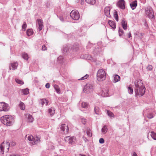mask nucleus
<instances>
[{"mask_svg":"<svg viewBox=\"0 0 156 156\" xmlns=\"http://www.w3.org/2000/svg\"><path fill=\"white\" fill-rule=\"evenodd\" d=\"M134 85L135 96L141 97L144 95L145 92V88L142 81L139 79L136 80L134 82Z\"/></svg>","mask_w":156,"mask_h":156,"instance_id":"obj_1","label":"nucleus"},{"mask_svg":"<svg viewBox=\"0 0 156 156\" xmlns=\"http://www.w3.org/2000/svg\"><path fill=\"white\" fill-rule=\"evenodd\" d=\"M1 122L7 126H10L13 123V119L10 115H5L2 117L0 119Z\"/></svg>","mask_w":156,"mask_h":156,"instance_id":"obj_2","label":"nucleus"},{"mask_svg":"<svg viewBox=\"0 0 156 156\" xmlns=\"http://www.w3.org/2000/svg\"><path fill=\"white\" fill-rule=\"evenodd\" d=\"M16 145V143L15 142H12L10 144L9 142L7 141L5 142L4 141L0 146V154H3L4 153V148L5 147L7 149V151H8L9 149L10 145L11 146H14Z\"/></svg>","mask_w":156,"mask_h":156,"instance_id":"obj_3","label":"nucleus"},{"mask_svg":"<svg viewBox=\"0 0 156 156\" xmlns=\"http://www.w3.org/2000/svg\"><path fill=\"white\" fill-rule=\"evenodd\" d=\"M97 78L99 81H103L106 79V73L103 69H100L97 72Z\"/></svg>","mask_w":156,"mask_h":156,"instance_id":"obj_4","label":"nucleus"},{"mask_svg":"<svg viewBox=\"0 0 156 156\" xmlns=\"http://www.w3.org/2000/svg\"><path fill=\"white\" fill-rule=\"evenodd\" d=\"M145 14L149 18L152 19L154 17L153 10L151 7L148 6L145 8Z\"/></svg>","mask_w":156,"mask_h":156,"instance_id":"obj_5","label":"nucleus"},{"mask_svg":"<svg viewBox=\"0 0 156 156\" xmlns=\"http://www.w3.org/2000/svg\"><path fill=\"white\" fill-rule=\"evenodd\" d=\"M71 17L74 20H78L80 17L79 12L76 10H72L70 13Z\"/></svg>","mask_w":156,"mask_h":156,"instance_id":"obj_6","label":"nucleus"},{"mask_svg":"<svg viewBox=\"0 0 156 156\" xmlns=\"http://www.w3.org/2000/svg\"><path fill=\"white\" fill-rule=\"evenodd\" d=\"M40 138L39 137L37 136L36 138H34L32 135L29 136L27 137V139L29 141H32V144L33 145L37 144L40 141Z\"/></svg>","mask_w":156,"mask_h":156,"instance_id":"obj_7","label":"nucleus"},{"mask_svg":"<svg viewBox=\"0 0 156 156\" xmlns=\"http://www.w3.org/2000/svg\"><path fill=\"white\" fill-rule=\"evenodd\" d=\"M9 109V105L4 102L0 103V112H7Z\"/></svg>","mask_w":156,"mask_h":156,"instance_id":"obj_8","label":"nucleus"},{"mask_svg":"<svg viewBox=\"0 0 156 156\" xmlns=\"http://www.w3.org/2000/svg\"><path fill=\"white\" fill-rule=\"evenodd\" d=\"M93 89V87L92 85L88 83L84 87L83 91L86 93H89L92 92Z\"/></svg>","mask_w":156,"mask_h":156,"instance_id":"obj_9","label":"nucleus"},{"mask_svg":"<svg viewBox=\"0 0 156 156\" xmlns=\"http://www.w3.org/2000/svg\"><path fill=\"white\" fill-rule=\"evenodd\" d=\"M65 141L71 144H74L76 141V138L74 136L70 137L69 136H66L65 137Z\"/></svg>","mask_w":156,"mask_h":156,"instance_id":"obj_10","label":"nucleus"},{"mask_svg":"<svg viewBox=\"0 0 156 156\" xmlns=\"http://www.w3.org/2000/svg\"><path fill=\"white\" fill-rule=\"evenodd\" d=\"M60 129L62 131V133L65 134H67L69 133V129L68 126L66 124H62L61 125Z\"/></svg>","mask_w":156,"mask_h":156,"instance_id":"obj_11","label":"nucleus"},{"mask_svg":"<svg viewBox=\"0 0 156 156\" xmlns=\"http://www.w3.org/2000/svg\"><path fill=\"white\" fill-rule=\"evenodd\" d=\"M118 5L120 8L124 9H125V1L124 0H119L118 3Z\"/></svg>","mask_w":156,"mask_h":156,"instance_id":"obj_12","label":"nucleus"},{"mask_svg":"<svg viewBox=\"0 0 156 156\" xmlns=\"http://www.w3.org/2000/svg\"><path fill=\"white\" fill-rule=\"evenodd\" d=\"M37 21L39 26L38 29L40 31L44 27L43 21L41 19H38Z\"/></svg>","mask_w":156,"mask_h":156,"instance_id":"obj_13","label":"nucleus"},{"mask_svg":"<svg viewBox=\"0 0 156 156\" xmlns=\"http://www.w3.org/2000/svg\"><path fill=\"white\" fill-rule=\"evenodd\" d=\"M110 8L108 6L106 7L105 9V16L108 17H110L111 15L110 14Z\"/></svg>","mask_w":156,"mask_h":156,"instance_id":"obj_14","label":"nucleus"},{"mask_svg":"<svg viewBox=\"0 0 156 156\" xmlns=\"http://www.w3.org/2000/svg\"><path fill=\"white\" fill-rule=\"evenodd\" d=\"M137 5V2L135 0L131 3L130 4V6L131 8L133 9H134Z\"/></svg>","mask_w":156,"mask_h":156,"instance_id":"obj_15","label":"nucleus"},{"mask_svg":"<svg viewBox=\"0 0 156 156\" xmlns=\"http://www.w3.org/2000/svg\"><path fill=\"white\" fill-rule=\"evenodd\" d=\"M18 66V63L17 62H15L11 64L9 66V69L10 70H11V67H12V69L14 70L17 69Z\"/></svg>","mask_w":156,"mask_h":156,"instance_id":"obj_16","label":"nucleus"},{"mask_svg":"<svg viewBox=\"0 0 156 156\" xmlns=\"http://www.w3.org/2000/svg\"><path fill=\"white\" fill-rule=\"evenodd\" d=\"M121 24L123 29L126 30L127 29V23L124 20H122L121 22Z\"/></svg>","mask_w":156,"mask_h":156,"instance_id":"obj_17","label":"nucleus"},{"mask_svg":"<svg viewBox=\"0 0 156 156\" xmlns=\"http://www.w3.org/2000/svg\"><path fill=\"white\" fill-rule=\"evenodd\" d=\"M95 113L98 115H99L101 114V112L99 108L98 107L95 106L94 108Z\"/></svg>","mask_w":156,"mask_h":156,"instance_id":"obj_18","label":"nucleus"},{"mask_svg":"<svg viewBox=\"0 0 156 156\" xmlns=\"http://www.w3.org/2000/svg\"><path fill=\"white\" fill-rule=\"evenodd\" d=\"M113 77L114 78L113 82L116 83L120 80V76L117 74L113 75Z\"/></svg>","mask_w":156,"mask_h":156,"instance_id":"obj_19","label":"nucleus"},{"mask_svg":"<svg viewBox=\"0 0 156 156\" xmlns=\"http://www.w3.org/2000/svg\"><path fill=\"white\" fill-rule=\"evenodd\" d=\"M108 23L111 27L113 29H115L116 28V25L115 22L112 20H109Z\"/></svg>","mask_w":156,"mask_h":156,"instance_id":"obj_20","label":"nucleus"},{"mask_svg":"<svg viewBox=\"0 0 156 156\" xmlns=\"http://www.w3.org/2000/svg\"><path fill=\"white\" fill-rule=\"evenodd\" d=\"M48 111L49 113L51 116H53L55 112V109L52 108H49Z\"/></svg>","mask_w":156,"mask_h":156,"instance_id":"obj_21","label":"nucleus"},{"mask_svg":"<svg viewBox=\"0 0 156 156\" xmlns=\"http://www.w3.org/2000/svg\"><path fill=\"white\" fill-rule=\"evenodd\" d=\"M108 128L106 125H104L101 129V132L103 134L106 133L108 131Z\"/></svg>","mask_w":156,"mask_h":156,"instance_id":"obj_22","label":"nucleus"},{"mask_svg":"<svg viewBox=\"0 0 156 156\" xmlns=\"http://www.w3.org/2000/svg\"><path fill=\"white\" fill-rule=\"evenodd\" d=\"M81 104L82 107L85 108H87L89 106L88 103L86 102H82Z\"/></svg>","mask_w":156,"mask_h":156,"instance_id":"obj_23","label":"nucleus"},{"mask_svg":"<svg viewBox=\"0 0 156 156\" xmlns=\"http://www.w3.org/2000/svg\"><path fill=\"white\" fill-rule=\"evenodd\" d=\"M33 34V31L32 29H27V35L28 36H30L32 35Z\"/></svg>","mask_w":156,"mask_h":156,"instance_id":"obj_24","label":"nucleus"},{"mask_svg":"<svg viewBox=\"0 0 156 156\" xmlns=\"http://www.w3.org/2000/svg\"><path fill=\"white\" fill-rule=\"evenodd\" d=\"M27 118L29 122H31L33 121L34 119L32 115L30 114H28L27 115Z\"/></svg>","mask_w":156,"mask_h":156,"instance_id":"obj_25","label":"nucleus"},{"mask_svg":"<svg viewBox=\"0 0 156 156\" xmlns=\"http://www.w3.org/2000/svg\"><path fill=\"white\" fill-rule=\"evenodd\" d=\"M54 88L57 93L59 94H60V90L58 86L57 85L55 84L54 86Z\"/></svg>","mask_w":156,"mask_h":156,"instance_id":"obj_26","label":"nucleus"},{"mask_svg":"<svg viewBox=\"0 0 156 156\" xmlns=\"http://www.w3.org/2000/svg\"><path fill=\"white\" fill-rule=\"evenodd\" d=\"M57 60L59 63H62L64 62V59L62 56H60L57 58Z\"/></svg>","mask_w":156,"mask_h":156,"instance_id":"obj_27","label":"nucleus"},{"mask_svg":"<svg viewBox=\"0 0 156 156\" xmlns=\"http://www.w3.org/2000/svg\"><path fill=\"white\" fill-rule=\"evenodd\" d=\"M109 91L108 90H105V92L103 90L102 91V93L101 94V95L103 97H107L108 96V92Z\"/></svg>","mask_w":156,"mask_h":156,"instance_id":"obj_28","label":"nucleus"},{"mask_svg":"<svg viewBox=\"0 0 156 156\" xmlns=\"http://www.w3.org/2000/svg\"><path fill=\"white\" fill-rule=\"evenodd\" d=\"M151 136L153 139L156 140V133L154 131H151Z\"/></svg>","mask_w":156,"mask_h":156,"instance_id":"obj_29","label":"nucleus"},{"mask_svg":"<svg viewBox=\"0 0 156 156\" xmlns=\"http://www.w3.org/2000/svg\"><path fill=\"white\" fill-rule=\"evenodd\" d=\"M85 1L91 5H94L96 2L95 0H85Z\"/></svg>","mask_w":156,"mask_h":156,"instance_id":"obj_30","label":"nucleus"},{"mask_svg":"<svg viewBox=\"0 0 156 156\" xmlns=\"http://www.w3.org/2000/svg\"><path fill=\"white\" fill-rule=\"evenodd\" d=\"M19 106L21 109L22 110H24L25 108V105L23 103L20 102L19 104Z\"/></svg>","mask_w":156,"mask_h":156,"instance_id":"obj_31","label":"nucleus"},{"mask_svg":"<svg viewBox=\"0 0 156 156\" xmlns=\"http://www.w3.org/2000/svg\"><path fill=\"white\" fill-rule=\"evenodd\" d=\"M48 101L46 99H43L41 100V105L42 106H43L44 104H45L46 105H48Z\"/></svg>","mask_w":156,"mask_h":156,"instance_id":"obj_32","label":"nucleus"},{"mask_svg":"<svg viewBox=\"0 0 156 156\" xmlns=\"http://www.w3.org/2000/svg\"><path fill=\"white\" fill-rule=\"evenodd\" d=\"M114 17L115 18V20L117 21H119V18L118 16L117 13V11H115L114 13Z\"/></svg>","mask_w":156,"mask_h":156,"instance_id":"obj_33","label":"nucleus"},{"mask_svg":"<svg viewBox=\"0 0 156 156\" xmlns=\"http://www.w3.org/2000/svg\"><path fill=\"white\" fill-rule=\"evenodd\" d=\"M107 114L109 117H114V115L112 112L108 110H107Z\"/></svg>","mask_w":156,"mask_h":156,"instance_id":"obj_34","label":"nucleus"},{"mask_svg":"<svg viewBox=\"0 0 156 156\" xmlns=\"http://www.w3.org/2000/svg\"><path fill=\"white\" fill-rule=\"evenodd\" d=\"M87 136L89 137H91L92 136L91 131L90 129H87Z\"/></svg>","mask_w":156,"mask_h":156,"instance_id":"obj_35","label":"nucleus"},{"mask_svg":"<svg viewBox=\"0 0 156 156\" xmlns=\"http://www.w3.org/2000/svg\"><path fill=\"white\" fill-rule=\"evenodd\" d=\"M22 57L23 58L26 60H27L28 58V55L25 53H23Z\"/></svg>","mask_w":156,"mask_h":156,"instance_id":"obj_36","label":"nucleus"},{"mask_svg":"<svg viewBox=\"0 0 156 156\" xmlns=\"http://www.w3.org/2000/svg\"><path fill=\"white\" fill-rule=\"evenodd\" d=\"M22 92L24 94L26 95L29 93V89L27 88L24 89L22 90Z\"/></svg>","mask_w":156,"mask_h":156,"instance_id":"obj_37","label":"nucleus"},{"mask_svg":"<svg viewBox=\"0 0 156 156\" xmlns=\"http://www.w3.org/2000/svg\"><path fill=\"white\" fill-rule=\"evenodd\" d=\"M15 81L17 83L21 85H23L24 83L23 81H22L21 80H19L17 79H15Z\"/></svg>","mask_w":156,"mask_h":156,"instance_id":"obj_38","label":"nucleus"},{"mask_svg":"<svg viewBox=\"0 0 156 156\" xmlns=\"http://www.w3.org/2000/svg\"><path fill=\"white\" fill-rule=\"evenodd\" d=\"M128 90L129 93L130 94H132L133 93V89L130 87H128Z\"/></svg>","mask_w":156,"mask_h":156,"instance_id":"obj_39","label":"nucleus"},{"mask_svg":"<svg viewBox=\"0 0 156 156\" xmlns=\"http://www.w3.org/2000/svg\"><path fill=\"white\" fill-rule=\"evenodd\" d=\"M27 27L26 23L25 22H23V24L22 26V29L23 31H25Z\"/></svg>","mask_w":156,"mask_h":156,"instance_id":"obj_40","label":"nucleus"},{"mask_svg":"<svg viewBox=\"0 0 156 156\" xmlns=\"http://www.w3.org/2000/svg\"><path fill=\"white\" fill-rule=\"evenodd\" d=\"M89 76V75L87 74H86L84 76L82 77L80 79H79L78 80H82L87 79Z\"/></svg>","mask_w":156,"mask_h":156,"instance_id":"obj_41","label":"nucleus"},{"mask_svg":"<svg viewBox=\"0 0 156 156\" xmlns=\"http://www.w3.org/2000/svg\"><path fill=\"white\" fill-rule=\"evenodd\" d=\"M154 115L152 113H149L147 115V117L149 119H151L153 118Z\"/></svg>","mask_w":156,"mask_h":156,"instance_id":"obj_42","label":"nucleus"},{"mask_svg":"<svg viewBox=\"0 0 156 156\" xmlns=\"http://www.w3.org/2000/svg\"><path fill=\"white\" fill-rule=\"evenodd\" d=\"M84 58L87 59H89L90 60H91L92 58L91 56L88 55H86Z\"/></svg>","mask_w":156,"mask_h":156,"instance_id":"obj_43","label":"nucleus"},{"mask_svg":"<svg viewBox=\"0 0 156 156\" xmlns=\"http://www.w3.org/2000/svg\"><path fill=\"white\" fill-rule=\"evenodd\" d=\"M147 69L148 71H151L152 69V66L151 65H148L147 68Z\"/></svg>","mask_w":156,"mask_h":156,"instance_id":"obj_44","label":"nucleus"},{"mask_svg":"<svg viewBox=\"0 0 156 156\" xmlns=\"http://www.w3.org/2000/svg\"><path fill=\"white\" fill-rule=\"evenodd\" d=\"M105 141L104 139L102 138H101L99 139V142L100 144H103L104 143Z\"/></svg>","mask_w":156,"mask_h":156,"instance_id":"obj_45","label":"nucleus"},{"mask_svg":"<svg viewBox=\"0 0 156 156\" xmlns=\"http://www.w3.org/2000/svg\"><path fill=\"white\" fill-rule=\"evenodd\" d=\"M68 49V48L66 47L64 48H63V53H66Z\"/></svg>","mask_w":156,"mask_h":156,"instance_id":"obj_46","label":"nucleus"},{"mask_svg":"<svg viewBox=\"0 0 156 156\" xmlns=\"http://www.w3.org/2000/svg\"><path fill=\"white\" fill-rule=\"evenodd\" d=\"M81 122L83 124H85L86 122V120L85 119L82 118L81 119Z\"/></svg>","mask_w":156,"mask_h":156,"instance_id":"obj_47","label":"nucleus"},{"mask_svg":"<svg viewBox=\"0 0 156 156\" xmlns=\"http://www.w3.org/2000/svg\"><path fill=\"white\" fill-rule=\"evenodd\" d=\"M45 87L47 88H49L50 87V84L48 83H47L45 85Z\"/></svg>","mask_w":156,"mask_h":156,"instance_id":"obj_48","label":"nucleus"},{"mask_svg":"<svg viewBox=\"0 0 156 156\" xmlns=\"http://www.w3.org/2000/svg\"><path fill=\"white\" fill-rule=\"evenodd\" d=\"M47 49V47L44 45H43L42 46V49L44 51L46 50Z\"/></svg>","mask_w":156,"mask_h":156,"instance_id":"obj_49","label":"nucleus"},{"mask_svg":"<svg viewBox=\"0 0 156 156\" xmlns=\"http://www.w3.org/2000/svg\"><path fill=\"white\" fill-rule=\"evenodd\" d=\"M76 47L74 48V46L73 47V49L75 51H76L78 49V45H76Z\"/></svg>","mask_w":156,"mask_h":156,"instance_id":"obj_50","label":"nucleus"},{"mask_svg":"<svg viewBox=\"0 0 156 156\" xmlns=\"http://www.w3.org/2000/svg\"><path fill=\"white\" fill-rule=\"evenodd\" d=\"M119 32L120 33H120H122V34H123L124 33V31H123V30H122V29H119Z\"/></svg>","mask_w":156,"mask_h":156,"instance_id":"obj_51","label":"nucleus"},{"mask_svg":"<svg viewBox=\"0 0 156 156\" xmlns=\"http://www.w3.org/2000/svg\"><path fill=\"white\" fill-rule=\"evenodd\" d=\"M132 156H138L137 154L135 152H133Z\"/></svg>","mask_w":156,"mask_h":156,"instance_id":"obj_52","label":"nucleus"},{"mask_svg":"<svg viewBox=\"0 0 156 156\" xmlns=\"http://www.w3.org/2000/svg\"><path fill=\"white\" fill-rule=\"evenodd\" d=\"M83 139L84 140L85 142H87V141H88L87 139L84 136H83Z\"/></svg>","mask_w":156,"mask_h":156,"instance_id":"obj_53","label":"nucleus"},{"mask_svg":"<svg viewBox=\"0 0 156 156\" xmlns=\"http://www.w3.org/2000/svg\"><path fill=\"white\" fill-rule=\"evenodd\" d=\"M128 37L129 38L131 37V35L130 32L128 34Z\"/></svg>","mask_w":156,"mask_h":156,"instance_id":"obj_54","label":"nucleus"},{"mask_svg":"<svg viewBox=\"0 0 156 156\" xmlns=\"http://www.w3.org/2000/svg\"><path fill=\"white\" fill-rule=\"evenodd\" d=\"M60 20H61L62 21H63V18L62 17H60Z\"/></svg>","mask_w":156,"mask_h":156,"instance_id":"obj_55","label":"nucleus"},{"mask_svg":"<svg viewBox=\"0 0 156 156\" xmlns=\"http://www.w3.org/2000/svg\"><path fill=\"white\" fill-rule=\"evenodd\" d=\"M10 156H20L19 155H15V154H13V155H10Z\"/></svg>","mask_w":156,"mask_h":156,"instance_id":"obj_56","label":"nucleus"},{"mask_svg":"<svg viewBox=\"0 0 156 156\" xmlns=\"http://www.w3.org/2000/svg\"><path fill=\"white\" fill-rule=\"evenodd\" d=\"M80 156H86L84 154H80Z\"/></svg>","mask_w":156,"mask_h":156,"instance_id":"obj_57","label":"nucleus"},{"mask_svg":"<svg viewBox=\"0 0 156 156\" xmlns=\"http://www.w3.org/2000/svg\"><path fill=\"white\" fill-rule=\"evenodd\" d=\"M119 36H121L122 35V34L120 32H119Z\"/></svg>","mask_w":156,"mask_h":156,"instance_id":"obj_58","label":"nucleus"},{"mask_svg":"<svg viewBox=\"0 0 156 156\" xmlns=\"http://www.w3.org/2000/svg\"><path fill=\"white\" fill-rule=\"evenodd\" d=\"M155 55L156 56V53H155Z\"/></svg>","mask_w":156,"mask_h":156,"instance_id":"obj_59","label":"nucleus"},{"mask_svg":"<svg viewBox=\"0 0 156 156\" xmlns=\"http://www.w3.org/2000/svg\"><path fill=\"white\" fill-rule=\"evenodd\" d=\"M155 130L156 131V127L155 128Z\"/></svg>","mask_w":156,"mask_h":156,"instance_id":"obj_60","label":"nucleus"}]
</instances>
